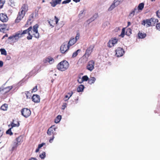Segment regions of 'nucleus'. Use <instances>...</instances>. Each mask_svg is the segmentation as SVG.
<instances>
[{
	"label": "nucleus",
	"instance_id": "nucleus-1",
	"mask_svg": "<svg viewBox=\"0 0 160 160\" xmlns=\"http://www.w3.org/2000/svg\"><path fill=\"white\" fill-rule=\"evenodd\" d=\"M158 22V20L157 19L151 18L149 19L143 20L142 24L144 26H146V27H149L151 26H154L155 23Z\"/></svg>",
	"mask_w": 160,
	"mask_h": 160
},
{
	"label": "nucleus",
	"instance_id": "nucleus-2",
	"mask_svg": "<svg viewBox=\"0 0 160 160\" xmlns=\"http://www.w3.org/2000/svg\"><path fill=\"white\" fill-rule=\"evenodd\" d=\"M69 66L68 62L66 61H62L57 65V68L61 71H64L68 69Z\"/></svg>",
	"mask_w": 160,
	"mask_h": 160
},
{
	"label": "nucleus",
	"instance_id": "nucleus-3",
	"mask_svg": "<svg viewBox=\"0 0 160 160\" xmlns=\"http://www.w3.org/2000/svg\"><path fill=\"white\" fill-rule=\"evenodd\" d=\"M31 30H32V27H30L28 29L24 30L23 32H22V31H20L19 32L22 37L24 34L28 33V36L27 37V39L29 40L32 39V36L30 32V31Z\"/></svg>",
	"mask_w": 160,
	"mask_h": 160
},
{
	"label": "nucleus",
	"instance_id": "nucleus-4",
	"mask_svg": "<svg viewBox=\"0 0 160 160\" xmlns=\"http://www.w3.org/2000/svg\"><path fill=\"white\" fill-rule=\"evenodd\" d=\"M38 25L35 24L33 26V28H32V30H31L30 31L31 34H32V35L34 36L35 38H39L40 36L38 29Z\"/></svg>",
	"mask_w": 160,
	"mask_h": 160
},
{
	"label": "nucleus",
	"instance_id": "nucleus-5",
	"mask_svg": "<svg viewBox=\"0 0 160 160\" xmlns=\"http://www.w3.org/2000/svg\"><path fill=\"white\" fill-rule=\"evenodd\" d=\"M21 113L23 116L26 118L28 117L31 114L30 110L26 108H23L21 110Z\"/></svg>",
	"mask_w": 160,
	"mask_h": 160
},
{
	"label": "nucleus",
	"instance_id": "nucleus-6",
	"mask_svg": "<svg viewBox=\"0 0 160 160\" xmlns=\"http://www.w3.org/2000/svg\"><path fill=\"white\" fill-rule=\"evenodd\" d=\"M4 85H3L0 88V92H1L2 94H4L8 92L12 88V86L4 87Z\"/></svg>",
	"mask_w": 160,
	"mask_h": 160
},
{
	"label": "nucleus",
	"instance_id": "nucleus-7",
	"mask_svg": "<svg viewBox=\"0 0 160 160\" xmlns=\"http://www.w3.org/2000/svg\"><path fill=\"white\" fill-rule=\"evenodd\" d=\"M118 39L116 38H112L110 40L108 43V46L109 48L114 46V45L117 43Z\"/></svg>",
	"mask_w": 160,
	"mask_h": 160
},
{
	"label": "nucleus",
	"instance_id": "nucleus-8",
	"mask_svg": "<svg viewBox=\"0 0 160 160\" xmlns=\"http://www.w3.org/2000/svg\"><path fill=\"white\" fill-rule=\"evenodd\" d=\"M69 47L67 44L66 43H64L61 45L60 48L61 52L62 53H64L69 49Z\"/></svg>",
	"mask_w": 160,
	"mask_h": 160
},
{
	"label": "nucleus",
	"instance_id": "nucleus-9",
	"mask_svg": "<svg viewBox=\"0 0 160 160\" xmlns=\"http://www.w3.org/2000/svg\"><path fill=\"white\" fill-rule=\"evenodd\" d=\"M94 48V46L93 45H90L86 50L85 53L84 54V56L86 57L87 58H88L92 52Z\"/></svg>",
	"mask_w": 160,
	"mask_h": 160
},
{
	"label": "nucleus",
	"instance_id": "nucleus-10",
	"mask_svg": "<svg viewBox=\"0 0 160 160\" xmlns=\"http://www.w3.org/2000/svg\"><path fill=\"white\" fill-rule=\"evenodd\" d=\"M124 53V51L122 48L118 47L116 50V54L118 57L122 56Z\"/></svg>",
	"mask_w": 160,
	"mask_h": 160
},
{
	"label": "nucleus",
	"instance_id": "nucleus-11",
	"mask_svg": "<svg viewBox=\"0 0 160 160\" xmlns=\"http://www.w3.org/2000/svg\"><path fill=\"white\" fill-rule=\"evenodd\" d=\"M138 12L137 8L136 7L130 12L128 16V18H131L133 17L134 15L136 14H137Z\"/></svg>",
	"mask_w": 160,
	"mask_h": 160
},
{
	"label": "nucleus",
	"instance_id": "nucleus-12",
	"mask_svg": "<svg viewBox=\"0 0 160 160\" xmlns=\"http://www.w3.org/2000/svg\"><path fill=\"white\" fill-rule=\"evenodd\" d=\"M94 62L92 60L89 61L87 66V69L90 71H92L94 68Z\"/></svg>",
	"mask_w": 160,
	"mask_h": 160
},
{
	"label": "nucleus",
	"instance_id": "nucleus-13",
	"mask_svg": "<svg viewBox=\"0 0 160 160\" xmlns=\"http://www.w3.org/2000/svg\"><path fill=\"white\" fill-rule=\"evenodd\" d=\"M28 7L27 5L26 4H24L22 6L21 8L20 11V13H23V14L25 15L26 12L28 11Z\"/></svg>",
	"mask_w": 160,
	"mask_h": 160
},
{
	"label": "nucleus",
	"instance_id": "nucleus-14",
	"mask_svg": "<svg viewBox=\"0 0 160 160\" xmlns=\"http://www.w3.org/2000/svg\"><path fill=\"white\" fill-rule=\"evenodd\" d=\"M8 19V18L7 15L4 14L3 13L0 14V20L2 22H6Z\"/></svg>",
	"mask_w": 160,
	"mask_h": 160
},
{
	"label": "nucleus",
	"instance_id": "nucleus-15",
	"mask_svg": "<svg viewBox=\"0 0 160 160\" xmlns=\"http://www.w3.org/2000/svg\"><path fill=\"white\" fill-rule=\"evenodd\" d=\"M32 101L35 103L39 102L40 101V97L38 95H34L32 96Z\"/></svg>",
	"mask_w": 160,
	"mask_h": 160
},
{
	"label": "nucleus",
	"instance_id": "nucleus-16",
	"mask_svg": "<svg viewBox=\"0 0 160 160\" xmlns=\"http://www.w3.org/2000/svg\"><path fill=\"white\" fill-rule=\"evenodd\" d=\"M25 15L22 13H20V12L18 13V15L15 20V22L16 23L19 22L23 18Z\"/></svg>",
	"mask_w": 160,
	"mask_h": 160
},
{
	"label": "nucleus",
	"instance_id": "nucleus-17",
	"mask_svg": "<svg viewBox=\"0 0 160 160\" xmlns=\"http://www.w3.org/2000/svg\"><path fill=\"white\" fill-rule=\"evenodd\" d=\"M7 25L5 24H0V31L2 32H4L6 30H8L7 28Z\"/></svg>",
	"mask_w": 160,
	"mask_h": 160
},
{
	"label": "nucleus",
	"instance_id": "nucleus-18",
	"mask_svg": "<svg viewBox=\"0 0 160 160\" xmlns=\"http://www.w3.org/2000/svg\"><path fill=\"white\" fill-rule=\"evenodd\" d=\"M14 36V42H16L18 41L19 38L22 37V36L19 32H18L15 34L13 35Z\"/></svg>",
	"mask_w": 160,
	"mask_h": 160
},
{
	"label": "nucleus",
	"instance_id": "nucleus-19",
	"mask_svg": "<svg viewBox=\"0 0 160 160\" xmlns=\"http://www.w3.org/2000/svg\"><path fill=\"white\" fill-rule=\"evenodd\" d=\"M61 0H52L50 2L51 5L53 7H55L57 4H60Z\"/></svg>",
	"mask_w": 160,
	"mask_h": 160
},
{
	"label": "nucleus",
	"instance_id": "nucleus-20",
	"mask_svg": "<svg viewBox=\"0 0 160 160\" xmlns=\"http://www.w3.org/2000/svg\"><path fill=\"white\" fill-rule=\"evenodd\" d=\"M76 42V40H75L74 38H71L69 40L68 45L69 47L70 46H71L74 44Z\"/></svg>",
	"mask_w": 160,
	"mask_h": 160
},
{
	"label": "nucleus",
	"instance_id": "nucleus-21",
	"mask_svg": "<svg viewBox=\"0 0 160 160\" xmlns=\"http://www.w3.org/2000/svg\"><path fill=\"white\" fill-rule=\"evenodd\" d=\"M14 120H13L12 122L11 123V124L9 125L8 127H10V126H11L12 128L13 127H18L19 125V123L18 122L17 123L15 124L14 122Z\"/></svg>",
	"mask_w": 160,
	"mask_h": 160
},
{
	"label": "nucleus",
	"instance_id": "nucleus-22",
	"mask_svg": "<svg viewBox=\"0 0 160 160\" xmlns=\"http://www.w3.org/2000/svg\"><path fill=\"white\" fill-rule=\"evenodd\" d=\"M98 14H95L93 16V17L90 18L89 20H88L87 21L88 22H92V21H94L95 19L96 18H97L98 17Z\"/></svg>",
	"mask_w": 160,
	"mask_h": 160
},
{
	"label": "nucleus",
	"instance_id": "nucleus-23",
	"mask_svg": "<svg viewBox=\"0 0 160 160\" xmlns=\"http://www.w3.org/2000/svg\"><path fill=\"white\" fill-rule=\"evenodd\" d=\"M33 14H31L29 17V18L28 20L27 21V24H31V21H32V19L33 18Z\"/></svg>",
	"mask_w": 160,
	"mask_h": 160
},
{
	"label": "nucleus",
	"instance_id": "nucleus-24",
	"mask_svg": "<svg viewBox=\"0 0 160 160\" xmlns=\"http://www.w3.org/2000/svg\"><path fill=\"white\" fill-rule=\"evenodd\" d=\"M96 80V78L94 77H91L89 79H88V83L90 84H92L94 83Z\"/></svg>",
	"mask_w": 160,
	"mask_h": 160
},
{
	"label": "nucleus",
	"instance_id": "nucleus-25",
	"mask_svg": "<svg viewBox=\"0 0 160 160\" xmlns=\"http://www.w3.org/2000/svg\"><path fill=\"white\" fill-rule=\"evenodd\" d=\"M138 36L139 38H143L146 36V34L145 33H142L139 32L138 33Z\"/></svg>",
	"mask_w": 160,
	"mask_h": 160
},
{
	"label": "nucleus",
	"instance_id": "nucleus-26",
	"mask_svg": "<svg viewBox=\"0 0 160 160\" xmlns=\"http://www.w3.org/2000/svg\"><path fill=\"white\" fill-rule=\"evenodd\" d=\"M144 6V4L143 3H141L139 4L138 6L137 9L138 10H138H142Z\"/></svg>",
	"mask_w": 160,
	"mask_h": 160
},
{
	"label": "nucleus",
	"instance_id": "nucleus-27",
	"mask_svg": "<svg viewBox=\"0 0 160 160\" xmlns=\"http://www.w3.org/2000/svg\"><path fill=\"white\" fill-rule=\"evenodd\" d=\"M53 128L52 127H51L47 131V134L49 135H51L54 132Z\"/></svg>",
	"mask_w": 160,
	"mask_h": 160
},
{
	"label": "nucleus",
	"instance_id": "nucleus-28",
	"mask_svg": "<svg viewBox=\"0 0 160 160\" xmlns=\"http://www.w3.org/2000/svg\"><path fill=\"white\" fill-rule=\"evenodd\" d=\"M117 6H116V4L115 3H114V2H113V3H112L110 6L109 7V8L108 9V10L109 11H111L113 9H114Z\"/></svg>",
	"mask_w": 160,
	"mask_h": 160
},
{
	"label": "nucleus",
	"instance_id": "nucleus-29",
	"mask_svg": "<svg viewBox=\"0 0 160 160\" xmlns=\"http://www.w3.org/2000/svg\"><path fill=\"white\" fill-rule=\"evenodd\" d=\"M84 88V86L82 85H80L77 88V91L78 92H82L83 91Z\"/></svg>",
	"mask_w": 160,
	"mask_h": 160
},
{
	"label": "nucleus",
	"instance_id": "nucleus-30",
	"mask_svg": "<svg viewBox=\"0 0 160 160\" xmlns=\"http://www.w3.org/2000/svg\"><path fill=\"white\" fill-rule=\"evenodd\" d=\"M61 119V116L60 115H58L55 120V122L56 123L59 122Z\"/></svg>",
	"mask_w": 160,
	"mask_h": 160
},
{
	"label": "nucleus",
	"instance_id": "nucleus-31",
	"mask_svg": "<svg viewBox=\"0 0 160 160\" xmlns=\"http://www.w3.org/2000/svg\"><path fill=\"white\" fill-rule=\"evenodd\" d=\"M8 108V105L7 104H4L1 106V109L3 111L7 110Z\"/></svg>",
	"mask_w": 160,
	"mask_h": 160
},
{
	"label": "nucleus",
	"instance_id": "nucleus-32",
	"mask_svg": "<svg viewBox=\"0 0 160 160\" xmlns=\"http://www.w3.org/2000/svg\"><path fill=\"white\" fill-rule=\"evenodd\" d=\"M88 80V78L87 76H84L81 79V81L79 82L80 83H81L82 82L84 81H87Z\"/></svg>",
	"mask_w": 160,
	"mask_h": 160
},
{
	"label": "nucleus",
	"instance_id": "nucleus-33",
	"mask_svg": "<svg viewBox=\"0 0 160 160\" xmlns=\"http://www.w3.org/2000/svg\"><path fill=\"white\" fill-rule=\"evenodd\" d=\"M48 58L49 63L50 64H52L54 63V60L53 58H52V57H48Z\"/></svg>",
	"mask_w": 160,
	"mask_h": 160
},
{
	"label": "nucleus",
	"instance_id": "nucleus-34",
	"mask_svg": "<svg viewBox=\"0 0 160 160\" xmlns=\"http://www.w3.org/2000/svg\"><path fill=\"white\" fill-rule=\"evenodd\" d=\"M85 11H86V10L85 9H84L83 10H81L80 12V13L78 15V16L79 18H82L83 17V16H82V14H84V15L85 14V13H84Z\"/></svg>",
	"mask_w": 160,
	"mask_h": 160
},
{
	"label": "nucleus",
	"instance_id": "nucleus-35",
	"mask_svg": "<svg viewBox=\"0 0 160 160\" xmlns=\"http://www.w3.org/2000/svg\"><path fill=\"white\" fill-rule=\"evenodd\" d=\"M122 2V0H114L113 2L116 4V6H118L120 3Z\"/></svg>",
	"mask_w": 160,
	"mask_h": 160
},
{
	"label": "nucleus",
	"instance_id": "nucleus-36",
	"mask_svg": "<svg viewBox=\"0 0 160 160\" xmlns=\"http://www.w3.org/2000/svg\"><path fill=\"white\" fill-rule=\"evenodd\" d=\"M18 145V143L17 142H15L13 143V146L12 147V149L14 150Z\"/></svg>",
	"mask_w": 160,
	"mask_h": 160
},
{
	"label": "nucleus",
	"instance_id": "nucleus-37",
	"mask_svg": "<svg viewBox=\"0 0 160 160\" xmlns=\"http://www.w3.org/2000/svg\"><path fill=\"white\" fill-rule=\"evenodd\" d=\"M80 51V50L78 49L76 52H73L72 55V57H76L77 55L78 54V52H79Z\"/></svg>",
	"mask_w": 160,
	"mask_h": 160
},
{
	"label": "nucleus",
	"instance_id": "nucleus-38",
	"mask_svg": "<svg viewBox=\"0 0 160 160\" xmlns=\"http://www.w3.org/2000/svg\"><path fill=\"white\" fill-rule=\"evenodd\" d=\"M46 157V153L45 152H43L41 154L39 155V157L42 159H44Z\"/></svg>",
	"mask_w": 160,
	"mask_h": 160
},
{
	"label": "nucleus",
	"instance_id": "nucleus-39",
	"mask_svg": "<svg viewBox=\"0 0 160 160\" xmlns=\"http://www.w3.org/2000/svg\"><path fill=\"white\" fill-rule=\"evenodd\" d=\"M0 51L1 52V54L4 55H6L7 52L4 49L2 48L0 49Z\"/></svg>",
	"mask_w": 160,
	"mask_h": 160
},
{
	"label": "nucleus",
	"instance_id": "nucleus-40",
	"mask_svg": "<svg viewBox=\"0 0 160 160\" xmlns=\"http://www.w3.org/2000/svg\"><path fill=\"white\" fill-rule=\"evenodd\" d=\"M40 67H38V66H37L35 67H34V69L33 70H32V72H34L35 73H36L38 72V71L39 70V69H40Z\"/></svg>",
	"mask_w": 160,
	"mask_h": 160
},
{
	"label": "nucleus",
	"instance_id": "nucleus-41",
	"mask_svg": "<svg viewBox=\"0 0 160 160\" xmlns=\"http://www.w3.org/2000/svg\"><path fill=\"white\" fill-rule=\"evenodd\" d=\"M12 128H10L9 129H8L6 132V134H9L10 135H12L13 134L12 132L11 131Z\"/></svg>",
	"mask_w": 160,
	"mask_h": 160
},
{
	"label": "nucleus",
	"instance_id": "nucleus-42",
	"mask_svg": "<svg viewBox=\"0 0 160 160\" xmlns=\"http://www.w3.org/2000/svg\"><path fill=\"white\" fill-rule=\"evenodd\" d=\"M125 29L124 28H123L122 30L121 33L120 35H119V36L122 37V38H123L125 35Z\"/></svg>",
	"mask_w": 160,
	"mask_h": 160
},
{
	"label": "nucleus",
	"instance_id": "nucleus-43",
	"mask_svg": "<svg viewBox=\"0 0 160 160\" xmlns=\"http://www.w3.org/2000/svg\"><path fill=\"white\" fill-rule=\"evenodd\" d=\"M22 138L21 136L18 137L16 138V142L18 143L20 142L22 140Z\"/></svg>",
	"mask_w": 160,
	"mask_h": 160
},
{
	"label": "nucleus",
	"instance_id": "nucleus-44",
	"mask_svg": "<svg viewBox=\"0 0 160 160\" xmlns=\"http://www.w3.org/2000/svg\"><path fill=\"white\" fill-rule=\"evenodd\" d=\"M25 94L26 95V96L27 98H30V93H29L28 92H26L25 93Z\"/></svg>",
	"mask_w": 160,
	"mask_h": 160
},
{
	"label": "nucleus",
	"instance_id": "nucleus-45",
	"mask_svg": "<svg viewBox=\"0 0 160 160\" xmlns=\"http://www.w3.org/2000/svg\"><path fill=\"white\" fill-rule=\"evenodd\" d=\"M80 34L79 33H77L76 35V36L75 37V40L76 41H77L79 38Z\"/></svg>",
	"mask_w": 160,
	"mask_h": 160
},
{
	"label": "nucleus",
	"instance_id": "nucleus-46",
	"mask_svg": "<svg viewBox=\"0 0 160 160\" xmlns=\"http://www.w3.org/2000/svg\"><path fill=\"white\" fill-rule=\"evenodd\" d=\"M71 0H65L62 2V4H66V3H68L70 2H71Z\"/></svg>",
	"mask_w": 160,
	"mask_h": 160
},
{
	"label": "nucleus",
	"instance_id": "nucleus-47",
	"mask_svg": "<svg viewBox=\"0 0 160 160\" xmlns=\"http://www.w3.org/2000/svg\"><path fill=\"white\" fill-rule=\"evenodd\" d=\"M156 14L157 17L160 18V10H158L157 11Z\"/></svg>",
	"mask_w": 160,
	"mask_h": 160
},
{
	"label": "nucleus",
	"instance_id": "nucleus-48",
	"mask_svg": "<svg viewBox=\"0 0 160 160\" xmlns=\"http://www.w3.org/2000/svg\"><path fill=\"white\" fill-rule=\"evenodd\" d=\"M156 28L157 29L160 30V23H159L157 24L156 26Z\"/></svg>",
	"mask_w": 160,
	"mask_h": 160
},
{
	"label": "nucleus",
	"instance_id": "nucleus-49",
	"mask_svg": "<svg viewBox=\"0 0 160 160\" xmlns=\"http://www.w3.org/2000/svg\"><path fill=\"white\" fill-rule=\"evenodd\" d=\"M45 143H42L41 144H39L38 145V148H41V147H42L43 145H45Z\"/></svg>",
	"mask_w": 160,
	"mask_h": 160
},
{
	"label": "nucleus",
	"instance_id": "nucleus-50",
	"mask_svg": "<svg viewBox=\"0 0 160 160\" xmlns=\"http://www.w3.org/2000/svg\"><path fill=\"white\" fill-rule=\"evenodd\" d=\"M43 62L45 63L49 62L48 57L45 58L43 60Z\"/></svg>",
	"mask_w": 160,
	"mask_h": 160
},
{
	"label": "nucleus",
	"instance_id": "nucleus-51",
	"mask_svg": "<svg viewBox=\"0 0 160 160\" xmlns=\"http://www.w3.org/2000/svg\"><path fill=\"white\" fill-rule=\"evenodd\" d=\"M54 18L55 20L56 24H57L59 19L56 16H55Z\"/></svg>",
	"mask_w": 160,
	"mask_h": 160
},
{
	"label": "nucleus",
	"instance_id": "nucleus-52",
	"mask_svg": "<svg viewBox=\"0 0 160 160\" xmlns=\"http://www.w3.org/2000/svg\"><path fill=\"white\" fill-rule=\"evenodd\" d=\"M37 86H36L33 88V89L32 90V92H35L36 91H37Z\"/></svg>",
	"mask_w": 160,
	"mask_h": 160
},
{
	"label": "nucleus",
	"instance_id": "nucleus-53",
	"mask_svg": "<svg viewBox=\"0 0 160 160\" xmlns=\"http://www.w3.org/2000/svg\"><path fill=\"white\" fill-rule=\"evenodd\" d=\"M8 39H11L12 40V41L14 42V39L13 35L12 36H11L9 37L8 38Z\"/></svg>",
	"mask_w": 160,
	"mask_h": 160
},
{
	"label": "nucleus",
	"instance_id": "nucleus-54",
	"mask_svg": "<svg viewBox=\"0 0 160 160\" xmlns=\"http://www.w3.org/2000/svg\"><path fill=\"white\" fill-rule=\"evenodd\" d=\"M54 138V136H53L52 138L49 140V142L50 143H52V141L53 140Z\"/></svg>",
	"mask_w": 160,
	"mask_h": 160
},
{
	"label": "nucleus",
	"instance_id": "nucleus-55",
	"mask_svg": "<svg viewBox=\"0 0 160 160\" xmlns=\"http://www.w3.org/2000/svg\"><path fill=\"white\" fill-rule=\"evenodd\" d=\"M72 94L73 92L72 91L68 93V94L69 95V97H68V98H69L72 96Z\"/></svg>",
	"mask_w": 160,
	"mask_h": 160
},
{
	"label": "nucleus",
	"instance_id": "nucleus-56",
	"mask_svg": "<svg viewBox=\"0 0 160 160\" xmlns=\"http://www.w3.org/2000/svg\"><path fill=\"white\" fill-rule=\"evenodd\" d=\"M3 65V62L2 61H0V67H2Z\"/></svg>",
	"mask_w": 160,
	"mask_h": 160
},
{
	"label": "nucleus",
	"instance_id": "nucleus-57",
	"mask_svg": "<svg viewBox=\"0 0 160 160\" xmlns=\"http://www.w3.org/2000/svg\"><path fill=\"white\" fill-rule=\"evenodd\" d=\"M66 104H64L62 106V109H64L66 107Z\"/></svg>",
	"mask_w": 160,
	"mask_h": 160
},
{
	"label": "nucleus",
	"instance_id": "nucleus-58",
	"mask_svg": "<svg viewBox=\"0 0 160 160\" xmlns=\"http://www.w3.org/2000/svg\"><path fill=\"white\" fill-rule=\"evenodd\" d=\"M3 3H0V8H2L3 6Z\"/></svg>",
	"mask_w": 160,
	"mask_h": 160
},
{
	"label": "nucleus",
	"instance_id": "nucleus-59",
	"mask_svg": "<svg viewBox=\"0 0 160 160\" xmlns=\"http://www.w3.org/2000/svg\"><path fill=\"white\" fill-rule=\"evenodd\" d=\"M73 1L76 2H79L80 1V0H73Z\"/></svg>",
	"mask_w": 160,
	"mask_h": 160
},
{
	"label": "nucleus",
	"instance_id": "nucleus-60",
	"mask_svg": "<svg viewBox=\"0 0 160 160\" xmlns=\"http://www.w3.org/2000/svg\"><path fill=\"white\" fill-rule=\"evenodd\" d=\"M29 160H37V159L35 158H32Z\"/></svg>",
	"mask_w": 160,
	"mask_h": 160
},
{
	"label": "nucleus",
	"instance_id": "nucleus-61",
	"mask_svg": "<svg viewBox=\"0 0 160 160\" xmlns=\"http://www.w3.org/2000/svg\"><path fill=\"white\" fill-rule=\"evenodd\" d=\"M39 149H40V148H37L35 152H38L39 151Z\"/></svg>",
	"mask_w": 160,
	"mask_h": 160
},
{
	"label": "nucleus",
	"instance_id": "nucleus-62",
	"mask_svg": "<svg viewBox=\"0 0 160 160\" xmlns=\"http://www.w3.org/2000/svg\"><path fill=\"white\" fill-rule=\"evenodd\" d=\"M65 98H68V97H68V95H66L65 96ZM68 99H69V98H68V99H67L66 100H68ZM65 101H66V100H65Z\"/></svg>",
	"mask_w": 160,
	"mask_h": 160
},
{
	"label": "nucleus",
	"instance_id": "nucleus-63",
	"mask_svg": "<svg viewBox=\"0 0 160 160\" xmlns=\"http://www.w3.org/2000/svg\"><path fill=\"white\" fill-rule=\"evenodd\" d=\"M128 26H129L131 24L130 22H128Z\"/></svg>",
	"mask_w": 160,
	"mask_h": 160
},
{
	"label": "nucleus",
	"instance_id": "nucleus-64",
	"mask_svg": "<svg viewBox=\"0 0 160 160\" xmlns=\"http://www.w3.org/2000/svg\"><path fill=\"white\" fill-rule=\"evenodd\" d=\"M0 3H4V2H3L2 1L0 0Z\"/></svg>",
	"mask_w": 160,
	"mask_h": 160
}]
</instances>
